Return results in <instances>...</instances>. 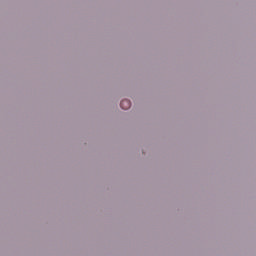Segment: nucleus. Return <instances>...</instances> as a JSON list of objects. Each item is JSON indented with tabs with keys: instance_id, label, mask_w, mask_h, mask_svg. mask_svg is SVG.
<instances>
[{
	"instance_id": "nucleus-1",
	"label": "nucleus",
	"mask_w": 256,
	"mask_h": 256,
	"mask_svg": "<svg viewBox=\"0 0 256 256\" xmlns=\"http://www.w3.org/2000/svg\"><path fill=\"white\" fill-rule=\"evenodd\" d=\"M120 107L121 109H124L125 111H127V109L131 108V101L127 99L122 100L120 103Z\"/></svg>"
}]
</instances>
